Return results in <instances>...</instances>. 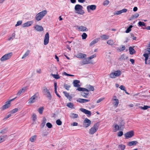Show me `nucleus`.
<instances>
[{
    "mask_svg": "<svg viewBox=\"0 0 150 150\" xmlns=\"http://www.w3.org/2000/svg\"><path fill=\"white\" fill-rule=\"evenodd\" d=\"M100 38L103 40H107L108 39L109 36L106 35H103L100 36Z\"/></svg>",
    "mask_w": 150,
    "mask_h": 150,
    "instance_id": "473e14b6",
    "label": "nucleus"
},
{
    "mask_svg": "<svg viewBox=\"0 0 150 150\" xmlns=\"http://www.w3.org/2000/svg\"><path fill=\"white\" fill-rule=\"evenodd\" d=\"M54 92H55V94H56V95H57V96L58 97H59V98H61V96H60V95H59L58 93H57V89H56V90H54Z\"/></svg>",
    "mask_w": 150,
    "mask_h": 150,
    "instance_id": "69168bd1",
    "label": "nucleus"
},
{
    "mask_svg": "<svg viewBox=\"0 0 150 150\" xmlns=\"http://www.w3.org/2000/svg\"><path fill=\"white\" fill-rule=\"evenodd\" d=\"M80 110L86 114L88 115L89 116L91 115V112L90 111L83 108H80Z\"/></svg>",
    "mask_w": 150,
    "mask_h": 150,
    "instance_id": "f8f14e48",
    "label": "nucleus"
},
{
    "mask_svg": "<svg viewBox=\"0 0 150 150\" xmlns=\"http://www.w3.org/2000/svg\"><path fill=\"white\" fill-rule=\"evenodd\" d=\"M18 109L17 108H16L13 109L11 111V113L12 114H13L18 112Z\"/></svg>",
    "mask_w": 150,
    "mask_h": 150,
    "instance_id": "de8ad7c7",
    "label": "nucleus"
},
{
    "mask_svg": "<svg viewBox=\"0 0 150 150\" xmlns=\"http://www.w3.org/2000/svg\"><path fill=\"white\" fill-rule=\"evenodd\" d=\"M67 106L71 108H73L74 105L71 103H69L67 104Z\"/></svg>",
    "mask_w": 150,
    "mask_h": 150,
    "instance_id": "2f4dec72",
    "label": "nucleus"
},
{
    "mask_svg": "<svg viewBox=\"0 0 150 150\" xmlns=\"http://www.w3.org/2000/svg\"><path fill=\"white\" fill-rule=\"evenodd\" d=\"M80 83L79 81L78 80H74L73 82V84L74 87L77 88L80 87V85L79 84Z\"/></svg>",
    "mask_w": 150,
    "mask_h": 150,
    "instance_id": "aec40b11",
    "label": "nucleus"
},
{
    "mask_svg": "<svg viewBox=\"0 0 150 150\" xmlns=\"http://www.w3.org/2000/svg\"><path fill=\"white\" fill-rule=\"evenodd\" d=\"M25 90V89H24L23 88H22L18 92L17 94V95L18 96L20 95L22 93L24 92Z\"/></svg>",
    "mask_w": 150,
    "mask_h": 150,
    "instance_id": "79ce46f5",
    "label": "nucleus"
},
{
    "mask_svg": "<svg viewBox=\"0 0 150 150\" xmlns=\"http://www.w3.org/2000/svg\"><path fill=\"white\" fill-rule=\"evenodd\" d=\"M81 36H82V39L83 40H85L87 37V34L86 33H83L82 35Z\"/></svg>",
    "mask_w": 150,
    "mask_h": 150,
    "instance_id": "37998d69",
    "label": "nucleus"
},
{
    "mask_svg": "<svg viewBox=\"0 0 150 150\" xmlns=\"http://www.w3.org/2000/svg\"><path fill=\"white\" fill-rule=\"evenodd\" d=\"M49 40V33L48 32L47 33L45 36L44 40V44L45 45H46L48 44Z\"/></svg>",
    "mask_w": 150,
    "mask_h": 150,
    "instance_id": "9d476101",
    "label": "nucleus"
},
{
    "mask_svg": "<svg viewBox=\"0 0 150 150\" xmlns=\"http://www.w3.org/2000/svg\"><path fill=\"white\" fill-rule=\"evenodd\" d=\"M96 6L95 5H88L87 6V9L88 12H90V10L93 11L96 8Z\"/></svg>",
    "mask_w": 150,
    "mask_h": 150,
    "instance_id": "9b49d317",
    "label": "nucleus"
},
{
    "mask_svg": "<svg viewBox=\"0 0 150 150\" xmlns=\"http://www.w3.org/2000/svg\"><path fill=\"white\" fill-rule=\"evenodd\" d=\"M50 75L52 76L54 78L56 79H58L60 78V76L58 74H51Z\"/></svg>",
    "mask_w": 150,
    "mask_h": 150,
    "instance_id": "e433bc0d",
    "label": "nucleus"
},
{
    "mask_svg": "<svg viewBox=\"0 0 150 150\" xmlns=\"http://www.w3.org/2000/svg\"><path fill=\"white\" fill-rule=\"evenodd\" d=\"M39 93H37L32 96L29 100L28 103L30 104L33 103L35 102V100L39 96Z\"/></svg>",
    "mask_w": 150,
    "mask_h": 150,
    "instance_id": "0eeeda50",
    "label": "nucleus"
},
{
    "mask_svg": "<svg viewBox=\"0 0 150 150\" xmlns=\"http://www.w3.org/2000/svg\"><path fill=\"white\" fill-rule=\"evenodd\" d=\"M128 57L126 56L125 54H122L119 58V60L120 61H122V60H125L128 59Z\"/></svg>",
    "mask_w": 150,
    "mask_h": 150,
    "instance_id": "393cba45",
    "label": "nucleus"
},
{
    "mask_svg": "<svg viewBox=\"0 0 150 150\" xmlns=\"http://www.w3.org/2000/svg\"><path fill=\"white\" fill-rule=\"evenodd\" d=\"M138 143V142L137 141H133L129 142L127 144V145L129 146H134L136 145Z\"/></svg>",
    "mask_w": 150,
    "mask_h": 150,
    "instance_id": "5701e85b",
    "label": "nucleus"
},
{
    "mask_svg": "<svg viewBox=\"0 0 150 150\" xmlns=\"http://www.w3.org/2000/svg\"><path fill=\"white\" fill-rule=\"evenodd\" d=\"M148 54H148V53H144L143 54V56L145 57L146 58V57H149V55H148Z\"/></svg>",
    "mask_w": 150,
    "mask_h": 150,
    "instance_id": "774afa93",
    "label": "nucleus"
},
{
    "mask_svg": "<svg viewBox=\"0 0 150 150\" xmlns=\"http://www.w3.org/2000/svg\"><path fill=\"white\" fill-rule=\"evenodd\" d=\"M11 114H9L7 116H6V117H5L4 118V119H7L9 118L11 116Z\"/></svg>",
    "mask_w": 150,
    "mask_h": 150,
    "instance_id": "338daca9",
    "label": "nucleus"
},
{
    "mask_svg": "<svg viewBox=\"0 0 150 150\" xmlns=\"http://www.w3.org/2000/svg\"><path fill=\"white\" fill-rule=\"evenodd\" d=\"M34 28L38 31H42L43 30V27L42 26L38 25H36L34 27Z\"/></svg>",
    "mask_w": 150,
    "mask_h": 150,
    "instance_id": "6ab92c4d",
    "label": "nucleus"
},
{
    "mask_svg": "<svg viewBox=\"0 0 150 150\" xmlns=\"http://www.w3.org/2000/svg\"><path fill=\"white\" fill-rule=\"evenodd\" d=\"M90 100L88 99L79 98L76 100V101L81 103H86L90 101Z\"/></svg>",
    "mask_w": 150,
    "mask_h": 150,
    "instance_id": "dca6fc26",
    "label": "nucleus"
},
{
    "mask_svg": "<svg viewBox=\"0 0 150 150\" xmlns=\"http://www.w3.org/2000/svg\"><path fill=\"white\" fill-rule=\"evenodd\" d=\"M76 27L78 28V30L81 31H88V29L86 27L83 26H79L77 25Z\"/></svg>",
    "mask_w": 150,
    "mask_h": 150,
    "instance_id": "4468645a",
    "label": "nucleus"
},
{
    "mask_svg": "<svg viewBox=\"0 0 150 150\" xmlns=\"http://www.w3.org/2000/svg\"><path fill=\"white\" fill-rule=\"evenodd\" d=\"M121 72L120 70L115 71L114 73H111L110 74V77L112 79L115 78L116 77H118L121 74Z\"/></svg>",
    "mask_w": 150,
    "mask_h": 150,
    "instance_id": "39448f33",
    "label": "nucleus"
},
{
    "mask_svg": "<svg viewBox=\"0 0 150 150\" xmlns=\"http://www.w3.org/2000/svg\"><path fill=\"white\" fill-rule=\"evenodd\" d=\"M100 38H98L93 40L90 43V46H91L95 44L98 42L100 40Z\"/></svg>",
    "mask_w": 150,
    "mask_h": 150,
    "instance_id": "4be33fe9",
    "label": "nucleus"
},
{
    "mask_svg": "<svg viewBox=\"0 0 150 150\" xmlns=\"http://www.w3.org/2000/svg\"><path fill=\"white\" fill-rule=\"evenodd\" d=\"M13 55L12 52H10L5 54L1 58V60L2 61H5L10 59Z\"/></svg>",
    "mask_w": 150,
    "mask_h": 150,
    "instance_id": "423d86ee",
    "label": "nucleus"
},
{
    "mask_svg": "<svg viewBox=\"0 0 150 150\" xmlns=\"http://www.w3.org/2000/svg\"><path fill=\"white\" fill-rule=\"evenodd\" d=\"M90 63V61L87 58L85 59L84 60L80 62V64L81 65H83L84 64H88Z\"/></svg>",
    "mask_w": 150,
    "mask_h": 150,
    "instance_id": "412c9836",
    "label": "nucleus"
},
{
    "mask_svg": "<svg viewBox=\"0 0 150 150\" xmlns=\"http://www.w3.org/2000/svg\"><path fill=\"white\" fill-rule=\"evenodd\" d=\"M127 9L125 8L123 9L122 10L118 11H115L114 12V15H119L120 14H121L123 13H125L127 11Z\"/></svg>",
    "mask_w": 150,
    "mask_h": 150,
    "instance_id": "ddd939ff",
    "label": "nucleus"
},
{
    "mask_svg": "<svg viewBox=\"0 0 150 150\" xmlns=\"http://www.w3.org/2000/svg\"><path fill=\"white\" fill-rule=\"evenodd\" d=\"M6 136V135H5L4 136L0 137V143L4 141V138Z\"/></svg>",
    "mask_w": 150,
    "mask_h": 150,
    "instance_id": "a18cd8bd",
    "label": "nucleus"
},
{
    "mask_svg": "<svg viewBox=\"0 0 150 150\" xmlns=\"http://www.w3.org/2000/svg\"><path fill=\"white\" fill-rule=\"evenodd\" d=\"M36 136L34 135L32 136L30 139V141L31 142H33L34 140H35L36 139Z\"/></svg>",
    "mask_w": 150,
    "mask_h": 150,
    "instance_id": "4c0bfd02",
    "label": "nucleus"
},
{
    "mask_svg": "<svg viewBox=\"0 0 150 150\" xmlns=\"http://www.w3.org/2000/svg\"><path fill=\"white\" fill-rule=\"evenodd\" d=\"M139 16V14L138 13H136L135 14L133 15L129 19V21H131L134 18H137Z\"/></svg>",
    "mask_w": 150,
    "mask_h": 150,
    "instance_id": "cd10ccee",
    "label": "nucleus"
},
{
    "mask_svg": "<svg viewBox=\"0 0 150 150\" xmlns=\"http://www.w3.org/2000/svg\"><path fill=\"white\" fill-rule=\"evenodd\" d=\"M10 106V101H8L6 102V104L3 105L2 107V110H4L8 108Z\"/></svg>",
    "mask_w": 150,
    "mask_h": 150,
    "instance_id": "a211bd4d",
    "label": "nucleus"
},
{
    "mask_svg": "<svg viewBox=\"0 0 150 150\" xmlns=\"http://www.w3.org/2000/svg\"><path fill=\"white\" fill-rule=\"evenodd\" d=\"M83 8V7L81 5L78 4L76 5L74 7L75 13L83 15L84 12Z\"/></svg>",
    "mask_w": 150,
    "mask_h": 150,
    "instance_id": "f03ea898",
    "label": "nucleus"
},
{
    "mask_svg": "<svg viewBox=\"0 0 150 150\" xmlns=\"http://www.w3.org/2000/svg\"><path fill=\"white\" fill-rule=\"evenodd\" d=\"M89 91H93L94 90V88L93 87L91 86H89V87H88Z\"/></svg>",
    "mask_w": 150,
    "mask_h": 150,
    "instance_id": "5fc2aeb1",
    "label": "nucleus"
},
{
    "mask_svg": "<svg viewBox=\"0 0 150 150\" xmlns=\"http://www.w3.org/2000/svg\"><path fill=\"white\" fill-rule=\"evenodd\" d=\"M99 123H96L94 124L93 126L90 129L89 133L90 134H93L95 133L98 130L99 127Z\"/></svg>",
    "mask_w": 150,
    "mask_h": 150,
    "instance_id": "20e7f679",
    "label": "nucleus"
},
{
    "mask_svg": "<svg viewBox=\"0 0 150 150\" xmlns=\"http://www.w3.org/2000/svg\"><path fill=\"white\" fill-rule=\"evenodd\" d=\"M75 56L76 57L78 58L83 59V58H85L86 57V54H83L82 53H80L77 54Z\"/></svg>",
    "mask_w": 150,
    "mask_h": 150,
    "instance_id": "2eb2a0df",
    "label": "nucleus"
},
{
    "mask_svg": "<svg viewBox=\"0 0 150 150\" xmlns=\"http://www.w3.org/2000/svg\"><path fill=\"white\" fill-rule=\"evenodd\" d=\"M56 123L58 125H61L62 124V122L59 119H58L56 121Z\"/></svg>",
    "mask_w": 150,
    "mask_h": 150,
    "instance_id": "49530a36",
    "label": "nucleus"
},
{
    "mask_svg": "<svg viewBox=\"0 0 150 150\" xmlns=\"http://www.w3.org/2000/svg\"><path fill=\"white\" fill-rule=\"evenodd\" d=\"M139 108L142 110H146L148 108H150V106L144 105L143 107L140 106Z\"/></svg>",
    "mask_w": 150,
    "mask_h": 150,
    "instance_id": "c9c22d12",
    "label": "nucleus"
},
{
    "mask_svg": "<svg viewBox=\"0 0 150 150\" xmlns=\"http://www.w3.org/2000/svg\"><path fill=\"white\" fill-rule=\"evenodd\" d=\"M33 21H31L27 22L23 24V27H28L33 24Z\"/></svg>",
    "mask_w": 150,
    "mask_h": 150,
    "instance_id": "f3484780",
    "label": "nucleus"
},
{
    "mask_svg": "<svg viewBox=\"0 0 150 150\" xmlns=\"http://www.w3.org/2000/svg\"><path fill=\"white\" fill-rule=\"evenodd\" d=\"M96 57V55L95 54H93V55L91 56L90 57H88L87 58L88 59V60H89V61H90V60H91Z\"/></svg>",
    "mask_w": 150,
    "mask_h": 150,
    "instance_id": "8fccbe9b",
    "label": "nucleus"
},
{
    "mask_svg": "<svg viewBox=\"0 0 150 150\" xmlns=\"http://www.w3.org/2000/svg\"><path fill=\"white\" fill-rule=\"evenodd\" d=\"M125 48L126 47L125 46L121 45L119 47L117 48V50L119 52H121L124 51Z\"/></svg>",
    "mask_w": 150,
    "mask_h": 150,
    "instance_id": "a878e982",
    "label": "nucleus"
},
{
    "mask_svg": "<svg viewBox=\"0 0 150 150\" xmlns=\"http://www.w3.org/2000/svg\"><path fill=\"white\" fill-rule=\"evenodd\" d=\"M107 43L108 44L111 45H113L114 44L113 41L111 40L107 41Z\"/></svg>",
    "mask_w": 150,
    "mask_h": 150,
    "instance_id": "58836bf2",
    "label": "nucleus"
},
{
    "mask_svg": "<svg viewBox=\"0 0 150 150\" xmlns=\"http://www.w3.org/2000/svg\"><path fill=\"white\" fill-rule=\"evenodd\" d=\"M125 139H128L132 137L134 135V132L132 130L127 132L124 134Z\"/></svg>",
    "mask_w": 150,
    "mask_h": 150,
    "instance_id": "6e6552de",
    "label": "nucleus"
},
{
    "mask_svg": "<svg viewBox=\"0 0 150 150\" xmlns=\"http://www.w3.org/2000/svg\"><path fill=\"white\" fill-rule=\"evenodd\" d=\"M76 90L79 91H81V95L84 98H87V96L89 95L88 92L89 90L88 89L82 87H79L76 89Z\"/></svg>",
    "mask_w": 150,
    "mask_h": 150,
    "instance_id": "f257e3e1",
    "label": "nucleus"
},
{
    "mask_svg": "<svg viewBox=\"0 0 150 150\" xmlns=\"http://www.w3.org/2000/svg\"><path fill=\"white\" fill-rule=\"evenodd\" d=\"M33 120V121H35L37 119L36 115L35 114H33L32 115Z\"/></svg>",
    "mask_w": 150,
    "mask_h": 150,
    "instance_id": "603ef678",
    "label": "nucleus"
},
{
    "mask_svg": "<svg viewBox=\"0 0 150 150\" xmlns=\"http://www.w3.org/2000/svg\"><path fill=\"white\" fill-rule=\"evenodd\" d=\"M129 51L130 54L131 55L133 54L136 52V51L134 50V49L131 47H129Z\"/></svg>",
    "mask_w": 150,
    "mask_h": 150,
    "instance_id": "bb28decb",
    "label": "nucleus"
},
{
    "mask_svg": "<svg viewBox=\"0 0 150 150\" xmlns=\"http://www.w3.org/2000/svg\"><path fill=\"white\" fill-rule=\"evenodd\" d=\"M138 24L140 27L145 26V23L143 22L140 21L138 23Z\"/></svg>",
    "mask_w": 150,
    "mask_h": 150,
    "instance_id": "f704fd0d",
    "label": "nucleus"
},
{
    "mask_svg": "<svg viewBox=\"0 0 150 150\" xmlns=\"http://www.w3.org/2000/svg\"><path fill=\"white\" fill-rule=\"evenodd\" d=\"M44 110V108L43 107H41L38 110V112L40 114H42L43 110Z\"/></svg>",
    "mask_w": 150,
    "mask_h": 150,
    "instance_id": "c03bdc74",
    "label": "nucleus"
},
{
    "mask_svg": "<svg viewBox=\"0 0 150 150\" xmlns=\"http://www.w3.org/2000/svg\"><path fill=\"white\" fill-rule=\"evenodd\" d=\"M123 134V132L122 131H120L118 133L117 136L118 137H121Z\"/></svg>",
    "mask_w": 150,
    "mask_h": 150,
    "instance_id": "052dcab7",
    "label": "nucleus"
},
{
    "mask_svg": "<svg viewBox=\"0 0 150 150\" xmlns=\"http://www.w3.org/2000/svg\"><path fill=\"white\" fill-rule=\"evenodd\" d=\"M115 128L116 131L119 130V126L117 125H116L115 126Z\"/></svg>",
    "mask_w": 150,
    "mask_h": 150,
    "instance_id": "0e129e2a",
    "label": "nucleus"
},
{
    "mask_svg": "<svg viewBox=\"0 0 150 150\" xmlns=\"http://www.w3.org/2000/svg\"><path fill=\"white\" fill-rule=\"evenodd\" d=\"M8 129L7 128L3 129L1 131L0 133L1 134H5L7 132Z\"/></svg>",
    "mask_w": 150,
    "mask_h": 150,
    "instance_id": "a19ab883",
    "label": "nucleus"
},
{
    "mask_svg": "<svg viewBox=\"0 0 150 150\" xmlns=\"http://www.w3.org/2000/svg\"><path fill=\"white\" fill-rule=\"evenodd\" d=\"M125 145L121 144L119 145L118 148L121 150H124L125 149Z\"/></svg>",
    "mask_w": 150,
    "mask_h": 150,
    "instance_id": "72a5a7b5",
    "label": "nucleus"
},
{
    "mask_svg": "<svg viewBox=\"0 0 150 150\" xmlns=\"http://www.w3.org/2000/svg\"><path fill=\"white\" fill-rule=\"evenodd\" d=\"M63 93L64 94L65 96L67 98L70 95L69 93H67L66 91H64Z\"/></svg>",
    "mask_w": 150,
    "mask_h": 150,
    "instance_id": "680f3d73",
    "label": "nucleus"
},
{
    "mask_svg": "<svg viewBox=\"0 0 150 150\" xmlns=\"http://www.w3.org/2000/svg\"><path fill=\"white\" fill-rule=\"evenodd\" d=\"M109 3V1L108 0H105L104 1L103 3V5L104 6L108 5Z\"/></svg>",
    "mask_w": 150,
    "mask_h": 150,
    "instance_id": "4d7b16f0",
    "label": "nucleus"
},
{
    "mask_svg": "<svg viewBox=\"0 0 150 150\" xmlns=\"http://www.w3.org/2000/svg\"><path fill=\"white\" fill-rule=\"evenodd\" d=\"M47 122V119L46 118L44 117L43 118V120L42 121V122L40 125V127L41 128H43L44 127L45 123Z\"/></svg>",
    "mask_w": 150,
    "mask_h": 150,
    "instance_id": "b1692460",
    "label": "nucleus"
},
{
    "mask_svg": "<svg viewBox=\"0 0 150 150\" xmlns=\"http://www.w3.org/2000/svg\"><path fill=\"white\" fill-rule=\"evenodd\" d=\"M64 87L67 90L69 91L71 87V86L68 84L65 83L64 85Z\"/></svg>",
    "mask_w": 150,
    "mask_h": 150,
    "instance_id": "7c9ffc66",
    "label": "nucleus"
},
{
    "mask_svg": "<svg viewBox=\"0 0 150 150\" xmlns=\"http://www.w3.org/2000/svg\"><path fill=\"white\" fill-rule=\"evenodd\" d=\"M46 125L49 128H51L52 127V124L50 123L49 122L46 124Z\"/></svg>",
    "mask_w": 150,
    "mask_h": 150,
    "instance_id": "09e8293b",
    "label": "nucleus"
},
{
    "mask_svg": "<svg viewBox=\"0 0 150 150\" xmlns=\"http://www.w3.org/2000/svg\"><path fill=\"white\" fill-rule=\"evenodd\" d=\"M120 88L122 90H123L125 91H126V90L125 89V87L123 85H121L120 87Z\"/></svg>",
    "mask_w": 150,
    "mask_h": 150,
    "instance_id": "13d9d810",
    "label": "nucleus"
},
{
    "mask_svg": "<svg viewBox=\"0 0 150 150\" xmlns=\"http://www.w3.org/2000/svg\"><path fill=\"white\" fill-rule=\"evenodd\" d=\"M104 98H100L98 99L96 101L97 103H99L102 101L103 100Z\"/></svg>",
    "mask_w": 150,
    "mask_h": 150,
    "instance_id": "e2e57ef3",
    "label": "nucleus"
},
{
    "mask_svg": "<svg viewBox=\"0 0 150 150\" xmlns=\"http://www.w3.org/2000/svg\"><path fill=\"white\" fill-rule=\"evenodd\" d=\"M22 23V22L21 21H18L17 23L15 25V26L16 27L18 26H19L21 25Z\"/></svg>",
    "mask_w": 150,
    "mask_h": 150,
    "instance_id": "6e6d98bb",
    "label": "nucleus"
},
{
    "mask_svg": "<svg viewBox=\"0 0 150 150\" xmlns=\"http://www.w3.org/2000/svg\"><path fill=\"white\" fill-rule=\"evenodd\" d=\"M46 97L50 100H51L52 99V96L51 94H47V95Z\"/></svg>",
    "mask_w": 150,
    "mask_h": 150,
    "instance_id": "bf43d9fd",
    "label": "nucleus"
},
{
    "mask_svg": "<svg viewBox=\"0 0 150 150\" xmlns=\"http://www.w3.org/2000/svg\"><path fill=\"white\" fill-rule=\"evenodd\" d=\"M114 101L115 102L113 103V105L115 107H117L119 103V101L117 99H115L114 100Z\"/></svg>",
    "mask_w": 150,
    "mask_h": 150,
    "instance_id": "c85d7f7f",
    "label": "nucleus"
},
{
    "mask_svg": "<svg viewBox=\"0 0 150 150\" xmlns=\"http://www.w3.org/2000/svg\"><path fill=\"white\" fill-rule=\"evenodd\" d=\"M132 25H130L126 29L125 32L127 33H129L131 31V28L132 27Z\"/></svg>",
    "mask_w": 150,
    "mask_h": 150,
    "instance_id": "ea45409f",
    "label": "nucleus"
},
{
    "mask_svg": "<svg viewBox=\"0 0 150 150\" xmlns=\"http://www.w3.org/2000/svg\"><path fill=\"white\" fill-rule=\"evenodd\" d=\"M91 123V121L87 118H86L83 122V125L85 127H89Z\"/></svg>",
    "mask_w": 150,
    "mask_h": 150,
    "instance_id": "1a4fd4ad",
    "label": "nucleus"
},
{
    "mask_svg": "<svg viewBox=\"0 0 150 150\" xmlns=\"http://www.w3.org/2000/svg\"><path fill=\"white\" fill-rule=\"evenodd\" d=\"M63 74L64 75H65L67 76H74V75L67 74L66 72H63Z\"/></svg>",
    "mask_w": 150,
    "mask_h": 150,
    "instance_id": "864d4df0",
    "label": "nucleus"
},
{
    "mask_svg": "<svg viewBox=\"0 0 150 150\" xmlns=\"http://www.w3.org/2000/svg\"><path fill=\"white\" fill-rule=\"evenodd\" d=\"M47 11L44 10L37 13L35 17V20L37 21H40L47 14Z\"/></svg>",
    "mask_w": 150,
    "mask_h": 150,
    "instance_id": "7ed1b4c3",
    "label": "nucleus"
},
{
    "mask_svg": "<svg viewBox=\"0 0 150 150\" xmlns=\"http://www.w3.org/2000/svg\"><path fill=\"white\" fill-rule=\"evenodd\" d=\"M71 115H72V117L73 118L75 119L78 117V115L76 114L72 113Z\"/></svg>",
    "mask_w": 150,
    "mask_h": 150,
    "instance_id": "3c124183",
    "label": "nucleus"
},
{
    "mask_svg": "<svg viewBox=\"0 0 150 150\" xmlns=\"http://www.w3.org/2000/svg\"><path fill=\"white\" fill-rule=\"evenodd\" d=\"M30 52V50H27L22 57V59H23L27 57L29 54Z\"/></svg>",
    "mask_w": 150,
    "mask_h": 150,
    "instance_id": "c756f323",
    "label": "nucleus"
}]
</instances>
